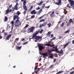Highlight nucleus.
<instances>
[{
	"label": "nucleus",
	"instance_id": "obj_49",
	"mask_svg": "<svg viewBox=\"0 0 74 74\" xmlns=\"http://www.w3.org/2000/svg\"><path fill=\"white\" fill-rule=\"evenodd\" d=\"M38 67V66H36L34 68V70H37V69Z\"/></svg>",
	"mask_w": 74,
	"mask_h": 74
},
{
	"label": "nucleus",
	"instance_id": "obj_15",
	"mask_svg": "<svg viewBox=\"0 0 74 74\" xmlns=\"http://www.w3.org/2000/svg\"><path fill=\"white\" fill-rule=\"evenodd\" d=\"M18 16L17 15H14L13 16V20L14 21V20H15L16 18H17V17H18Z\"/></svg>",
	"mask_w": 74,
	"mask_h": 74
},
{
	"label": "nucleus",
	"instance_id": "obj_61",
	"mask_svg": "<svg viewBox=\"0 0 74 74\" xmlns=\"http://www.w3.org/2000/svg\"><path fill=\"white\" fill-rule=\"evenodd\" d=\"M42 17H43V16H41V17H39V19H41L42 18Z\"/></svg>",
	"mask_w": 74,
	"mask_h": 74
},
{
	"label": "nucleus",
	"instance_id": "obj_25",
	"mask_svg": "<svg viewBox=\"0 0 74 74\" xmlns=\"http://www.w3.org/2000/svg\"><path fill=\"white\" fill-rule=\"evenodd\" d=\"M64 23L63 22L60 25V27H63V26H64Z\"/></svg>",
	"mask_w": 74,
	"mask_h": 74
},
{
	"label": "nucleus",
	"instance_id": "obj_63",
	"mask_svg": "<svg viewBox=\"0 0 74 74\" xmlns=\"http://www.w3.org/2000/svg\"><path fill=\"white\" fill-rule=\"evenodd\" d=\"M24 40H25V38L21 39V41H24Z\"/></svg>",
	"mask_w": 74,
	"mask_h": 74
},
{
	"label": "nucleus",
	"instance_id": "obj_44",
	"mask_svg": "<svg viewBox=\"0 0 74 74\" xmlns=\"http://www.w3.org/2000/svg\"><path fill=\"white\" fill-rule=\"evenodd\" d=\"M34 17H35V15H34L33 16H31V18L32 19L33 18H34Z\"/></svg>",
	"mask_w": 74,
	"mask_h": 74
},
{
	"label": "nucleus",
	"instance_id": "obj_48",
	"mask_svg": "<svg viewBox=\"0 0 74 74\" xmlns=\"http://www.w3.org/2000/svg\"><path fill=\"white\" fill-rule=\"evenodd\" d=\"M56 59H53V62L54 63H55V62H56Z\"/></svg>",
	"mask_w": 74,
	"mask_h": 74
},
{
	"label": "nucleus",
	"instance_id": "obj_11",
	"mask_svg": "<svg viewBox=\"0 0 74 74\" xmlns=\"http://www.w3.org/2000/svg\"><path fill=\"white\" fill-rule=\"evenodd\" d=\"M24 10V11L23 12L24 14H26V11H27V8H23Z\"/></svg>",
	"mask_w": 74,
	"mask_h": 74
},
{
	"label": "nucleus",
	"instance_id": "obj_13",
	"mask_svg": "<svg viewBox=\"0 0 74 74\" xmlns=\"http://www.w3.org/2000/svg\"><path fill=\"white\" fill-rule=\"evenodd\" d=\"M20 25H21V23H18L17 24H15V27H18V26H19Z\"/></svg>",
	"mask_w": 74,
	"mask_h": 74
},
{
	"label": "nucleus",
	"instance_id": "obj_50",
	"mask_svg": "<svg viewBox=\"0 0 74 74\" xmlns=\"http://www.w3.org/2000/svg\"><path fill=\"white\" fill-rule=\"evenodd\" d=\"M12 4H11L9 5V7L11 8H12Z\"/></svg>",
	"mask_w": 74,
	"mask_h": 74
},
{
	"label": "nucleus",
	"instance_id": "obj_59",
	"mask_svg": "<svg viewBox=\"0 0 74 74\" xmlns=\"http://www.w3.org/2000/svg\"><path fill=\"white\" fill-rule=\"evenodd\" d=\"M4 34H5V35L6 36H7V34H7V33H6V32H5L4 33Z\"/></svg>",
	"mask_w": 74,
	"mask_h": 74
},
{
	"label": "nucleus",
	"instance_id": "obj_43",
	"mask_svg": "<svg viewBox=\"0 0 74 74\" xmlns=\"http://www.w3.org/2000/svg\"><path fill=\"white\" fill-rule=\"evenodd\" d=\"M70 23L69 22H68L66 24L67 26H69L70 25Z\"/></svg>",
	"mask_w": 74,
	"mask_h": 74
},
{
	"label": "nucleus",
	"instance_id": "obj_34",
	"mask_svg": "<svg viewBox=\"0 0 74 74\" xmlns=\"http://www.w3.org/2000/svg\"><path fill=\"white\" fill-rule=\"evenodd\" d=\"M45 19H43L40 20L39 22H44L45 21Z\"/></svg>",
	"mask_w": 74,
	"mask_h": 74
},
{
	"label": "nucleus",
	"instance_id": "obj_12",
	"mask_svg": "<svg viewBox=\"0 0 74 74\" xmlns=\"http://www.w3.org/2000/svg\"><path fill=\"white\" fill-rule=\"evenodd\" d=\"M35 11H36V10H32L31 12V14H34V15L36 14H37V12H35Z\"/></svg>",
	"mask_w": 74,
	"mask_h": 74
},
{
	"label": "nucleus",
	"instance_id": "obj_2",
	"mask_svg": "<svg viewBox=\"0 0 74 74\" xmlns=\"http://www.w3.org/2000/svg\"><path fill=\"white\" fill-rule=\"evenodd\" d=\"M42 36H36L34 37V39H35L36 41H41V40H42Z\"/></svg>",
	"mask_w": 74,
	"mask_h": 74
},
{
	"label": "nucleus",
	"instance_id": "obj_58",
	"mask_svg": "<svg viewBox=\"0 0 74 74\" xmlns=\"http://www.w3.org/2000/svg\"><path fill=\"white\" fill-rule=\"evenodd\" d=\"M55 45L54 44L52 45H50V47H54Z\"/></svg>",
	"mask_w": 74,
	"mask_h": 74
},
{
	"label": "nucleus",
	"instance_id": "obj_53",
	"mask_svg": "<svg viewBox=\"0 0 74 74\" xmlns=\"http://www.w3.org/2000/svg\"><path fill=\"white\" fill-rule=\"evenodd\" d=\"M33 6H32L31 7V8H30L29 10H32V9L33 8Z\"/></svg>",
	"mask_w": 74,
	"mask_h": 74
},
{
	"label": "nucleus",
	"instance_id": "obj_1",
	"mask_svg": "<svg viewBox=\"0 0 74 74\" xmlns=\"http://www.w3.org/2000/svg\"><path fill=\"white\" fill-rule=\"evenodd\" d=\"M69 3L67 4L66 7L68 8H72L73 9H74V1L73 0H68Z\"/></svg>",
	"mask_w": 74,
	"mask_h": 74
},
{
	"label": "nucleus",
	"instance_id": "obj_8",
	"mask_svg": "<svg viewBox=\"0 0 74 74\" xmlns=\"http://www.w3.org/2000/svg\"><path fill=\"white\" fill-rule=\"evenodd\" d=\"M15 48L16 49V50H18V51H20V50L21 49V48H22V46H21L20 47L16 46L15 47Z\"/></svg>",
	"mask_w": 74,
	"mask_h": 74
},
{
	"label": "nucleus",
	"instance_id": "obj_10",
	"mask_svg": "<svg viewBox=\"0 0 74 74\" xmlns=\"http://www.w3.org/2000/svg\"><path fill=\"white\" fill-rule=\"evenodd\" d=\"M12 36V34H10L8 35L6 38V40H8L10 39V38Z\"/></svg>",
	"mask_w": 74,
	"mask_h": 74
},
{
	"label": "nucleus",
	"instance_id": "obj_55",
	"mask_svg": "<svg viewBox=\"0 0 74 74\" xmlns=\"http://www.w3.org/2000/svg\"><path fill=\"white\" fill-rule=\"evenodd\" d=\"M52 37H53V35L51 34V38H52Z\"/></svg>",
	"mask_w": 74,
	"mask_h": 74
},
{
	"label": "nucleus",
	"instance_id": "obj_5",
	"mask_svg": "<svg viewBox=\"0 0 74 74\" xmlns=\"http://www.w3.org/2000/svg\"><path fill=\"white\" fill-rule=\"evenodd\" d=\"M38 47L39 50L40 51H41L44 48V46L42 45L39 44L38 45Z\"/></svg>",
	"mask_w": 74,
	"mask_h": 74
},
{
	"label": "nucleus",
	"instance_id": "obj_54",
	"mask_svg": "<svg viewBox=\"0 0 74 74\" xmlns=\"http://www.w3.org/2000/svg\"><path fill=\"white\" fill-rule=\"evenodd\" d=\"M56 51V52L57 53H59V51H58V50H57V51Z\"/></svg>",
	"mask_w": 74,
	"mask_h": 74
},
{
	"label": "nucleus",
	"instance_id": "obj_30",
	"mask_svg": "<svg viewBox=\"0 0 74 74\" xmlns=\"http://www.w3.org/2000/svg\"><path fill=\"white\" fill-rule=\"evenodd\" d=\"M44 45L45 46H48V47H51V45L49 43H48L46 44H45Z\"/></svg>",
	"mask_w": 74,
	"mask_h": 74
},
{
	"label": "nucleus",
	"instance_id": "obj_47",
	"mask_svg": "<svg viewBox=\"0 0 74 74\" xmlns=\"http://www.w3.org/2000/svg\"><path fill=\"white\" fill-rule=\"evenodd\" d=\"M49 6H50V5L48 6L45 7V8H49Z\"/></svg>",
	"mask_w": 74,
	"mask_h": 74
},
{
	"label": "nucleus",
	"instance_id": "obj_23",
	"mask_svg": "<svg viewBox=\"0 0 74 74\" xmlns=\"http://www.w3.org/2000/svg\"><path fill=\"white\" fill-rule=\"evenodd\" d=\"M54 14V11H53L52 13L50 15V16L51 17V18H52V17H53V14Z\"/></svg>",
	"mask_w": 74,
	"mask_h": 74
},
{
	"label": "nucleus",
	"instance_id": "obj_52",
	"mask_svg": "<svg viewBox=\"0 0 74 74\" xmlns=\"http://www.w3.org/2000/svg\"><path fill=\"white\" fill-rule=\"evenodd\" d=\"M55 49L56 51H58V49L57 48V46H56Z\"/></svg>",
	"mask_w": 74,
	"mask_h": 74
},
{
	"label": "nucleus",
	"instance_id": "obj_27",
	"mask_svg": "<svg viewBox=\"0 0 74 74\" xmlns=\"http://www.w3.org/2000/svg\"><path fill=\"white\" fill-rule=\"evenodd\" d=\"M21 14V12H19V11H18L16 13V14H17V15H18V16H19V15H20V14Z\"/></svg>",
	"mask_w": 74,
	"mask_h": 74
},
{
	"label": "nucleus",
	"instance_id": "obj_16",
	"mask_svg": "<svg viewBox=\"0 0 74 74\" xmlns=\"http://www.w3.org/2000/svg\"><path fill=\"white\" fill-rule=\"evenodd\" d=\"M18 10V6H15L14 8L12 10V11H14L15 10Z\"/></svg>",
	"mask_w": 74,
	"mask_h": 74
},
{
	"label": "nucleus",
	"instance_id": "obj_57",
	"mask_svg": "<svg viewBox=\"0 0 74 74\" xmlns=\"http://www.w3.org/2000/svg\"><path fill=\"white\" fill-rule=\"evenodd\" d=\"M19 19H20V17H19V16H18V17H17V19L19 20Z\"/></svg>",
	"mask_w": 74,
	"mask_h": 74
},
{
	"label": "nucleus",
	"instance_id": "obj_19",
	"mask_svg": "<svg viewBox=\"0 0 74 74\" xmlns=\"http://www.w3.org/2000/svg\"><path fill=\"white\" fill-rule=\"evenodd\" d=\"M46 36H48V37H49V36H51V32H48V33H47Z\"/></svg>",
	"mask_w": 74,
	"mask_h": 74
},
{
	"label": "nucleus",
	"instance_id": "obj_17",
	"mask_svg": "<svg viewBox=\"0 0 74 74\" xmlns=\"http://www.w3.org/2000/svg\"><path fill=\"white\" fill-rule=\"evenodd\" d=\"M56 38V37H54L52 39H51L50 41H49V43H50L51 42H52V41H52L53 40H55V39Z\"/></svg>",
	"mask_w": 74,
	"mask_h": 74
},
{
	"label": "nucleus",
	"instance_id": "obj_62",
	"mask_svg": "<svg viewBox=\"0 0 74 74\" xmlns=\"http://www.w3.org/2000/svg\"><path fill=\"white\" fill-rule=\"evenodd\" d=\"M72 42L73 44H74V40H73L72 41Z\"/></svg>",
	"mask_w": 74,
	"mask_h": 74
},
{
	"label": "nucleus",
	"instance_id": "obj_35",
	"mask_svg": "<svg viewBox=\"0 0 74 74\" xmlns=\"http://www.w3.org/2000/svg\"><path fill=\"white\" fill-rule=\"evenodd\" d=\"M42 11V9H41L39 11H38V13L39 14V13H40V12H41Z\"/></svg>",
	"mask_w": 74,
	"mask_h": 74
},
{
	"label": "nucleus",
	"instance_id": "obj_41",
	"mask_svg": "<svg viewBox=\"0 0 74 74\" xmlns=\"http://www.w3.org/2000/svg\"><path fill=\"white\" fill-rule=\"evenodd\" d=\"M40 8L39 6H38V7H37L36 8V10H40Z\"/></svg>",
	"mask_w": 74,
	"mask_h": 74
},
{
	"label": "nucleus",
	"instance_id": "obj_38",
	"mask_svg": "<svg viewBox=\"0 0 74 74\" xmlns=\"http://www.w3.org/2000/svg\"><path fill=\"white\" fill-rule=\"evenodd\" d=\"M47 25L48 26V27H51V23L48 24Z\"/></svg>",
	"mask_w": 74,
	"mask_h": 74
},
{
	"label": "nucleus",
	"instance_id": "obj_18",
	"mask_svg": "<svg viewBox=\"0 0 74 74\" xmlns=\"http://www.w3.org/2000/svg\"><path fill=\"white\" fill-rule=\"evenodd\" d=\"M11 23L12 24V27H14V21H12L11 22Z\"/></svg>",
	"mask_w": 74,
	"mask_h": 74
},
{
	"label": "nucleus",
	"instance_id": "obj_31",
	"mask_svg": "<svg viewBox=\"0 0 74 74\" xmlns=\"http://www.w3.org/2000/svg\"><path fill=\"white\" fill-rule=\"evenodd\" d=\"M44 2L43 1L42 2H41L40 3H38V5H41L42 4V3H43Z\"/></svg>",
	"mask_w": 74,
	"mask_h": 74
},
{
	"label": "nucleus",
	"instance_id": "obj_42",
	"mask_svg": "<svg viewBox=\"0 0 74 74\" xmlns=\"http://www.w3.org/2000/svg\"><path fill=\"white\" fill-rule=\"evenodd\" d=\"M43 26H44V25L43 24H41L40 25L39 27H42Z\"/></svg>",
	"mask_w": 74,
	"mask_h": 74
},
{
	"label": "nucleus",
	"instance_id": "obj_22",
	"mask_svg": "<svg viewBox=\"0 0 74 74\" xmlns=\"http://www.w3.org/2000/svg\"><path fill=\"white\" fill-rule=\"evenodd\" d=\"M38 70H37L36 71H35V73H36V74H37V72H38V71H39V70H41V68H38Z\"/></svg>",
	"mask_w": 74,
	"mask_h": 74
},
{
	"label": "nucleus",
	"instance_id": "obj_45",
	"mask_svg": "<svg viewBox=\"0 0 74 74\" xmlns=\"http://www.w3.org/2000/svg\"><path fill=\"white\" fill-rule=\"evenodd\" d=\"M28 26H29V25H28V24H27V25L24 27V28H26V27H28Z\"/></svg>",
	"mask_w": 74,
	"mask_h": 74
},
{
	"label": "nucleus",
	"instance_id": "obj_56",
	"mask_svg": "<svg viewBox=\"0 0 74 74\" xmlns=\"http://www.w3.org/2000/svg\"><path fill=\"white\" fill-rule=\"evenodd\" d=\"M71 43V41H69L66 44H68V45H69V44H70Z\"/></svg>",
	"mask_w": 74,
	"mask_h": 74
},
{
	"label": "nucleus",
	"instance_id": "obj_33",
	"mask_svg": "<svg viewBox=\"0 0 74 74\" xmlns=\"http://www.w3.org/2000/svg\"><path fill=\"white\" fill-rule=\"evenodd\" d=\"M50 57L51 59H52V58L53 57V54H51V55H50Z\"/></svg>",
	"mask_w": 74,
	"mask_h": 74
},
{
	"label": "nucleus",
	"instance_id": "obj_46",
	"mask_svg": "<svg viewBox=\"0 0 74 74\" xmlns=\"http://www.w3.org/2000/svg\"><path fill=\"white\" fill-rule=\"evenodd\" d=\"M43 25L44 26H45L46 25H47V23L45 22L43 24Z\"/></svg>",
	"mask_w": 74,
	"mask_h": 74
},
{
	"label": "nucleus",
	"instance_id": "obj_37",
	"mask_svg": "<svg viewBox=\"0 0 74 74\" xmlns=\"http://www.w3.org/2000/svg\"><path fill=\"white\" fill-rule=\"evenodd\" d=\"M29 42L28 41H26L23 44V45H25V44H27Z\"/></svg>",
	"mask_w": 74,
	"mask_h": 74
},
{
	"label": "nucleus",
	"instance_id": "obj_29",
	"mask_svg": "<svg viewBox=\"0 0 74 74\" xmlns=\"http://www.w3.org/2000/svg\"><path fill=\"white\" fill-rule=\"evenodd\" d=\"M48 51L49 52V55H51V54H52V53H51V52H52V51L51 50H49Z\"/></svg>",
	"mask_w": 74,
	"mask_h": 74
},
{
	"label": "nucleus",
	"instance_id": "obj_40",
	"mask_svg": "<svg viewBox=\"0 0 74 74\" xmlns=\"http://www.w3.org/2000/svg\"><path fill=\"white\" fill-rule=\"evenodd\" d=\"M59 72V74H60V73H63V72H64V71H61L58 72Z\"/></svg>",
	"mask_w": 74,
	"mask_h": 74
},
{
	"label": "nucleus",
	"instance_id": "obj_3",
	"mask_svg": "<svg viewBox=\"0 0 74 74\" xmlns=\"http://www.w3.org/2000/svg\"><path fill=\"white\" fill-rule=\"evenodd\" d=\"M39 32V30L37 31H36L35 33L33 34L32 38H29V40H30L31 39H33V38H34V37H35V36H37V34H38Z\"/></svg>",
	"mask_w": 74,
	"mask_h": 74
},
{
	"label": "nucleus",
	"instance_id": "obj_64",
	"mask_svg": "<svg viewBox=\"0 0 74 74\" xmlns=\"http://www.w3.org/2000/svg\"><path fill=\"white\" fill-rule=\"evenodd\" d=\"M59 39H61V38H62V37L61 36H60L59 38Z\"/></svg>",
	"mask_w": 74,
	"mask_h": 74
},
{
	"label": "nucleus",
	"instance_id": "obj_26",
	"mask_svg": "<svg viewBox=\"0 0 74 74\" xmlns=\"http://www.w3.org/2000/svg\"><path fill=\"white\" fill-rule=\"evenodd\" d=\"M53 67H54V65L52 64L50 66L49 68L50 69H53Z\"/></svg>",
	"mask_w": 74,
	"mask_h": 74
},
{
	"label": "nucleus",
	"instance_id": "obj_4",
	"mask_svg": "<svg viewBox=\"0 0 74 74\" xmlns=\"http://www.w3.org/2000/svg\"><path fill=\"white\" fill-rule=\"evenodd\" d=\"M34 29H35V27H31L28 28L27 30L28 31H29V33H32V32H33Z\"/></svg>",
	"mask_w": 74,
	"mask_h": 74
},
{
	"label": "nucleus",
	"instance_id": "obj_36",
	"mask_svg": "<svg viewBox=\"0 0 74 74\" xmlns=\"http://www.w3.org/2000/svg\"><path fill=\"white\" fill-rule=\"evenodd\" d=\"M19 20H18L17 19V20L15 22V23H17V22H19Z\"/></svg>",
	"mask_w": 74,
	"mask_h": 74
},
{
	"label": "nucleus",
	"instance_id": "obj_14",
	"mask_svg": "<svg viewBox=\"0 0 74 74\" xmlns=\"http://www.w3.org/2000/svg\"><path fill=\"white\" fill-rule=\"evenodd\" d=\"M42 55L44 56H47V55H48V53H42Z\"/></svg>",
	"mask_w": 74,
	"mask_h": 74
},
{
	"label": "nucleus",
	"instance_id": "obj_24",
	"mask_svg": "<svg viewBox=\"0 0 74 74\" xmlns=\"http://www.w3.org/2000/svg\"><path fill=\"white\" fill-rule=\"evenodd\" d=\"M63 51L62 49H61L60 51H59L60 54H63Z\"/></svg>",
	"mask_w": 74,
	"mask_h": 74
},
{
	"label": "nucleus",
	"instance_id": "obj_51",
	"mask_svg": "<svg viewBox=\"0 0 74 74\" xmlns=\"http://www.w3.org/2000/svg\"><path fill=\"white\" fill-rule=\"evenodd\" d=\"M51 51V52L52 51H53V52H54V51H56V50H54V49H52L51 50H50Z\"/></svg>",
	"mask_w": 74,
	"mask_h": 74
},
{
	"label": "nucleus",
	"instance_id": "obj_9",
	"mask_svg": "<svg viewBox=\"0 0 74 74\" xmlns=\"http://www.w3.org/2000/svg\"><path fill=\"white\" fill-rule=\"evenodd\" d=\"M5 11V14H8V12H11L12 11V10H11V9H10V10L7 9Z\"/></svg>",
	"mask_w": 74,
	"mask_h": 74
},
{
	"label": "nucleus",
	"instance_id": "obj_6",
	"mask_svg": "<svg viewBox=\"0 0 74 74\" xmlns=\"http://www.w3.org/2000/svg\"><path fill=\"white\" fill-rule=\"evenodd\" d=\"M58 2H56L55 3V4H56V5H62V1L61 0H58Z\"/></svg>",
	"mask_w": 74,
	"mask_h": 74
},
{
	"label": "nucleus",
	"instance_id": "obj_32",
	"mask_svg": "<svg viewBox=\"0 0 74 74\" xmlns=\"http://www.w3.org/2000/svg\"><path fill=\"white\" fill-rule=\"evenodd\" d=\"M68 45V44L66 43L64 45L63 47V48H66V47H67Z\"/></svg>",
	"mask_w": 74,
	"mask_h": 74
},
{
	"label": "nucleus",
	"instance_id": "obj_60",
	"mask_svg": "<svg viewBox=\"0 0 74 74\" xmlns=\"http://www.w3.org/2000/svg\"><path fill=\"white\" fill-rule=\"evenodd\" d=\"M18 5V3H16L15 6H16V7H18V6L17 5Z\"/></svg>",
	"mask_w": 74,
	"mask_h": 74
},
{
	"label": "nucleus",
	"instance_id": "obj_21",
	"mask_svg": "<svg viewBox=\"0 0 74 74\" xmlns=\"http://www.w3.org/2000/svg\"><path fill=\"white\" fill-rule=\"evenodd\" d=\"M38 30L39 31V32H38V33H39V32L40 33V34H42V32H43V29L41 30L40 31V29H38V30L36 31H38Z\"/></svg>",
	"mask_w": 74,
	"mask_h": 74
},
{
	"label": "nucleus",
	"instance_id": "obj_28",
	"mask_svg": "<svg viewBox=\"0 0 74 74\" xmlns=\"http://www.w3.org/2000/svg\"><path fill=\"white\" fill-rule=\"evenodd\" d=\"M73 19H69V23H72V22H73Z\"/></svg>",
	"mask_w": 74,
	"mask_h": 74
},
{
	"label": "nucleus",
	"instance_id": "obj_7",
	"mask_svg": "<svg viewBox=\"0 0 74 74\" xmlns=\"http://www.w3.org/2000/svg\"><path fill=\"white\" fill-rule=\"evenodd\" d=\"M27 2V1L26 0H24L23 2V8H27V6H26V2Z\"/></svg>",
	"mask_w": 74,
	"mask_h": 74
},
{
	"label": "nucleus",
	"instance_id": "obj_39",
	"mask_svg": "<svg viewBox=\"0 0 74 74\" xmlns=\"http://www.w3.org/2000/svg\"><path fill=\"white\" fill-rule=\"evenodd\" d=\"M70 32V31L69 30H68L67 31L65 32V33H69Z\"/></svg>",
	"mask_w": 74,
	"mask_h": 74
},
{
	"label": "nucleus",
	"instance_id": "obj_20",
	"mask_svg": "<svg viewBox=\"0 0 74 74\" xmlns=\"http://www.w3.org/2000/svg\"><path fill=\"white\" fill-rule=\"evenodd\" d=\"M8 20V18H7V16H5V18L4 19V22H6V21H7Z\"/></svg>",
	"mask_w": 74,
	"mask_h": 74
}]
</instances>
